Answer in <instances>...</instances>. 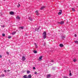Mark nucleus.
<instances>
[{
    "label": "nucleus",
    "instance_id": "f257e3e1",
    "mask_svg": "<svg viewBox=\"0 0 78 78\" xmlns=\"http://www.w3.org/2000/svg\"><path fill=\"white\" fill-rule=\"evenodd\" d=\"M43 37L44 39L46 38V36H47V33L46 32L44 31L43 33Z\"/></svg>",
    "mask_w": 78,
    "mask_h": 78
},
{
    "label": "nucleus",
    "instance_id": "f03ea898",
    "mask_svg": "<svg viewBox=\"0 0 78 78\" xmlns=\"http://www.w3.org/2000/svg\"><path fill=\"white\" fill-rule=\"evenodd\" d=\"M58 23H59L61 25H63V24H64V21H61L60 22H58Z\"/></svg>",
    "mask_w": 78,
    "mask_h": 78
},
{
    "label": "nucleus",
    "instance_id": "7ed1b4c3",
    "mask_svg": "<svg viewBox=\"0 0 78 78\" xmlns=\"http://www.w3.org/2000/svg\"><path fill=\"white\" fill-rule=\"evenodd\" d=\"M25 59H26V58H25V57L24 56H23L22 59V61H25Z\"/></svg>",
    "mask_w": 78,
    "mask_h": 78
},
{
    "label": "nucleus",
    "instance_id": "20e7f679",
    "mask_svg": "<svg viewBox=\"0 0 78 78\" xmlns=\"http://www.w3.org/2000/svg\"><path fill=\"white\" fill-rule=\"evenodd\" d=\"M9 14L10 15H13V14H14V12H13L11 11L9 12Z\"/></svg>",
    "mask_w": 78,
    "mask_h": 78
},
{
    "label": "nucleus",
    "instance_id": "39448f33",
    "mask_svg": "<svg viewBox=\"0 0 78 78\" xmlns=\"http://www.w3.org/2000/svg\"><path fill=\"white\" fill-rule=\"evenodd\" d=\"M51 76V75L50 74H48L47 75L46 78H50V77Z\"/></svg>",
    "mask_w": 78,
    "mask_h": 78
},
{
    "label": "nucleus",
    "instance_id": "423d86ee",
    "mask_svg": "<svg viewBox=\"0 0 78 78\" xmlns=\"http://www.w3.org/2000/svg\"><path fill=\"white\" fill-rule=\"evenodd\" d=\"M40 27H39L37 29V28H36L35 29V31H39V28Z\"/></svg>",
    "mask_w": 78,
    "mask_h": 78
},
{
    "label": "nucleus",
    "instance_id": "0eeeda50",
    "mask_svg": "<svg viewBox=\"0 0 78 78\" xmlns=\"http://www.w3.org/2000/svg\"><path fill=\"white\" fill-rule=\"evenodd\" d=\"M59 45L60 47H64V45L62 44H60Z\"/></svg>",
    "mask_w": 78,
    "mask_h": 78
},
{
    "label": "nucleus",
    "instance_id": "6e6552de",
    "mask_svg": "<svg viewBox=\"0 0 78 78\" xmlns=\"http://www.w3.org/2000/svg\"><path fill=\"white\" fill-rule=\"evenodd\" d=\"M16 33V31H13V32L12 33V35H14Z\"/></svg>",
    "mask_w": 78,
    "mask_h": 78
},
{
    "label": "nucleus",
    "instance_id": "1a4fd4ad",
    "mask_svg": "<svg viewBox=\"0 0 78 78\" xmlns=\"http://www.w3.org/2000/svg\"><path fill=\"white\" fill-rule=\"evenodd\" d=\"M31 77H32L31 75H28V76L27 77V78H31Z\"/></svg>",
    "mask_w": 78,
    "mask_h": 78
},
{
    "label": "nucleus",
    "instance_id": "9d476101",
    "mask_svg": "<svg viewBox=\"0 0 78 78\" xmlns=\"http://www.w3.org/2000/svg\"><path fill=\"white\" fill-rule=\"evenodd\" d=\"M16 19H18V20H20V18L18 16L16 17Z\"/></svg>",
    "mask_w": 78,
    "mask_h": 78
},
{
    "label": "nucleus",
    "instance_id": "9b49d317",
    "mask_svg": "<svg viewBox=\"0 0 78 78\" xmlns=\"http://www.w3.org/2000/svg\"><path fill=\"white\" fill-rule=\"evenodd\" d=\"M34 44L35 45V48H37L38 47V46H37V44H36V43H35Z\"/></svg>",
    "mask_w": 78,
    "mask_h": 78
},
{
    "label": "nucleus",
    "instance_id": "f8f14e48",
    "mask_svg": "<svg viewBox=\"0 0 78 78\" xmlns=\"http://www.w3.org/2000/svg\"><path fill=\"white\" fill-rule=\"evenodd\" d=\"M43 56H40L39 57V59L40 60H42V58H43Z\"/></svg>",
    "mask_w": 78,
    "mask_h": 78
},
{
    "label": "nucleus",
    "instance_id": "ddd939ff",
    "mask_svg": "<svg viewBox=\"0 0 78 78\" xmlns=\"http://www.w3.org/2000/svg\"><path fill=\"white\" fill-rule=\"evenodd\" d=\"M36 14L37 16H38L39 15V13H38V11L37 10L36 11Z\"/></svg>",
    "mask_w": 78,
    "mask_h": 78
},
{
    "label": "nucleus",
    "instance_id": "4468645a",
    "mask_svg": "<svg viewBox=\"0 0 78 78\" xmlns=\"http://www.w3.org/2000/svg\"><path fill=\"white\" fill-rule=\"evenodd\" d=\"M45 6H43L41 7V9L42 10L43 9H44V8H45Z\"/></svg>",
    "mask_w": 78,
    "mask_h": 78
},
{
    "label": "nucleus",
    "instance_id": "2eb2a0df",
    "mask_svg": "<svg viewBox=\"0 0 78 78\" xmlns=\"http://www.w3.org/2000/svg\"><path fill=\"white\" fill-rule=\"evenodd\" d=\"M23 78H27V76L26 75H24L23 76Z\"/></svg>",
    "mask_w": 78,
    "mask_h": 78
},
{
    "label": "nucleus",
    "instance_id": "dca6fc26",
    "mask_svg": "<svg viewBox=\"0 0 78 78\" xmlns=\"http://www.w3.org/2000/svg\"><path fill=\"white\" fill-rule=\"evenodd\" d=\"M29 19L30 20V21H32L33 20V19H32L31 17H29Z\"/></svg>",
    "mask_w": 78,
    "mask_h": 78
},
{
    "label": "nucleus",
    "instance_id": "f3484780",
    "mask_svg": "<svg viewBox=\"0 0 78 78\" xmlns=\"http://www.w3.org/2000/svg\"><path fill=\"white\" fill-rule=\"evenodd\" d=\"M33 52H34V53H35V54L37 53V51H34Z\"/></svg>",
    "mask_w": 78,
    "mask_h": 78
},
{
    "label": "nucleus",
    "instance_id": "a211bd4d",
    "mask_svg": "<svg viewBox=\"0 0 78 78\" xmlns=\"http://www.w3.org/2000/svg\"><path fill=\"white\" fill-rule=\"evenodd\" d=\"M4 76H5V75L4 74H2L0 76L1 77H4Z\"/></svg>",
    "mask_w": 78,
    "mask_h": 78
},
{
    "label": "nucleus",
    "instance_id": "6ab92c4d",
    "mask_svg": "<svg viewBox=\"0 0 78 78\" xmlns=\"http://www.w3.org/2000/svg\"><path fill=\"white\" fill-rule=\"evenodd\" d=\"M62 39H64L65 38H66V36H62Z\"/></svg>",
    "mask_w": 78,
    "mask_h": 78
},
{
    "label": "nucleus",
    "instance_id": "aec40b11",
    "mask_svg": "<svg viewBox=\"0 0 78 78\" xmlns=\"http://www.w3.org/2000/svg\"><path fill=\"white\" fill-rule=\"evenodd\" d=\"M20 5L19 4V3L18 4V5H17V6L18 8H19V7H20Z\"/></svg>",
    "mask_w": 78,
    "mask_h": 78
},
{
    "label": "nucleus",
    "instance_id": "412c9836",
    "mask_svg": "<svg viewBox=\"0 0 78 78\" xmlns=\"http://www.w3.org/2000/svg\"><path fill=\"white\" fill-rule=\"evenodd\" d=\"M74 42H75L76 44H78V41H75Z\"/></svg>",
    "mask_w": 78,
    "mask_h": 78
},
{
    "label": "nucleus",
    "instance_id": "4be33fe9",
    "mask_svg": "<svg viewBox=\"0 0 78 78\" xmlns=\"http://www.w3.org/2000/svg\"><path fill=\"white\" fill-rule=\"evenodd\" d=\"M72 10L73 11H75V9L74 8H72Z\"/></svg>",
    "mask_w": 78,
    "mask_h": 78
},
{
    "label": "nucleus",
    "instance_id": "5701e85b",
    "mask_svg": "<svg viewBox=\"0 0 78 78\" xmlns=\"http://www.w3.org/2000/svg\"><path fill=\"white\" fill-rule=\"evenodd\" d=\"M11 37H12V36H8V39H11Z\"/></svg>",
    "mask_w": 78,
    "mask_h": 78
},
{
    "label": "nucleus",
    "instance_id": "b1692460",
    "mask_svg": "<svg viewBox=\"0 0 78 78\" xmlns=\"http://www.w3.org/2000/svg\"><path fill=\"white\" fill-rule=\"evenodd\" d=\"M30 73V71H27V74H29V73Z\"/></svg>",
    "mask_w": 78,
    "mask_h": 78
},
{
    "label": "nucleus",
    "instance_id": "393cba45",
    "mask_svg": "<svg viewBox=\"0 0 78 78\" xmlns=\"http://www.w3.org/2000/svg\"><path fill=\"white\" fill-rule=\"evenodd\" d=\"M76 61V59L75 58L74 60H73V62H75Z\"/></svg>",
    "mask_w": 78,
    "mask_h": 78
},
{
    "label": "nucleus",
    "instance_id": "a878e982",
    "mask_svg": "<svg viewBox=\"0 0 78 78\" xmlns=\"http://www.w3.org/2000/svg\"><path fill=\"white\" fill-rule=\"evenodd\" d=\"M61 14H62V12H59L58 13V15H61Z\"/></svg>",
    "mask_w": 78,
    "mask_h": 78
},
{
    "label": "nucleus",
    "instance_id": "bb28decb",
    "mask_svg": "<svg viewBox=\"0 0 78 78\" xmlns=\"http://www.w3.org/2000/svg\"><path fill=\"white\" fill-rule=\"evenodd\" d=\"M19 29L21 28V29H23V27H21L19 28Z\"/></svg>",
    "mask_w": 78,
    "mask_h": 78
},
{
    "label": "nucleus",
    "instance_id": "cd10ccee",
    "mask_svg": "<svg viewBox=\"0 0 78 78\" xmlns=\"http://www.w3.org/2000/svg\"><path fill=\"white\" fill-rule=\"evenodd\" d=\"M2 36H5V34H2Z\"/></svg>",
    "mask_w": 78,
    "mask_h": 78
},
{
    "label": "nucleus",
    "instance_id": "c85d7f7f",
    "mask_svg": "<svg viewBox=\"0 0 78 78\" xmlns=\"http://www.w3.org/2000/svg\"><path fill=\"white\" fill-rule=\"evenodd\" d=\"M37 72H36V71H35V73H34V74H35V75H36V74H37Z\"/></svg>",
    "mask_w": 78,
    "mask_h": 78
},
{
    "label": "nucleus",
    "instance_id": "c756f323",
    "mask_svg": "<svg viewBox=\"0 0 78 78\" xmlns=\"http://www.w3.org/2000/svg\"><path fill=\"white\" fill-rule=\"evenodd\" d=\"M6 53L7 54V55H9V52H6Z\"/></svg>",
    "mask_w": 78,
    "mask_h": 78
},
{
    "label": "nucleus",
    "instance_id": "7c9ffc66",
    "mask_svg": "<svg viewBox=\"0 0 78 78\" xmlns=\"http://www.w3.org/2000/svg\"><path fill=\"white\" fill-rule=\"evenodd\" d=\"M69 76H72V73H70L69 74Z\"/></svg>",
    "mask_w": 78,
    "mask_h": 78
},
{
    "label": "nucleus",
    "instance_id": "2f4dec72",
    "mask_svg": "<svg viewBox=\"0 0 78 78\" xmlns=\"http://www.w3.org/2000/svg\"><path fill=\"white\" fill-rule=\"evenodd\" d=\"M33 69H34V70L36 69V68H35V67H33Z\"/></svg>",
    "mask_w": 78,
    "mask_h": 78
},
{
    "label": "nucleus",
    "instance_id": "473e14b6",
    "mask_svg": "<svg viewBox=\"0 0 78 78\" xmlns=\"http://www.w3.org/2000/svg\"><path fill=\"white\" fill-rule=\"evenodd\" d=\"M4 72H5V73H6V70H5Z\"/></svg>",
    "mask_w": 78,
    "mask_h": 78
},
{
    "label": "nucleus",
    "instance_id": "72a5a7b5",
    "mask_svg": "<svg viewBox=\"0 0 78 78\" xmlns=\"http://www.w3.org/2000/svg\"><path fill=\"white\" fill-rule=\"evenodd\" d=\"M51 62H54V61L53 60H51Z\"/></svg>",
    "mask_w": 78,
    "mask_h": 78
},
{
    "label": "nucleus",
    "instance_id": "f704fd0d",
    "mask_svg": "<svg viewBox=\"0 0 78 78\" xmlns=\"http://www.w3.org/2000/svg\"><path fill=\"white\" fill-rule=\"evenodd\" d=\"M59 11H60V12H62V10H59Z\"/></svg>",
    "mask_w": 78,
    "mask_h": 78
},
{
    "label": "nucleus",
    "instance_id": "c9c22d12",
    "mask_svg": "<svg viewBox=\"0 0 78 78\" xmlns=\"http://www.w3.org/2000/svg\"><path fill=\"white\" fill-rule=\"evenodd\" d=\"M75 37H77V36H76V34H75Z\"/></svg>",
    "mask_w": 78,
    "mask_h": 78
},
{
    "label": "nucleus",
    "instance_id": "e433bc0d",
    "mask_svg": "<svg viewBox=\"0 0 78 78\" xmlns=\"http://www.w3.org/2000/svg\"><path fill=\"white\" fill-rule=\"evenodd\" d=\"M67 77H66V76H64V78H67Z\"/></svg>",
    "mask_w": 78,
    "mask_h": 78
},
{
    "label": "nucleus",
    "instance_id": "4c0bfd02",
    "mask_svg": "<svg viewBox=\"0 0 78 78\" xmlns=\"http://www.w3.org/2000/svg\"><path fill=\"white\" fill-rule=\"evenodd\" d=\"M2 55H0V58H2Z\"/></svg>",
    "mask_w": 78,
    "mask_h": 78
},
{
    "label": "nucleus",
    "instance_id": "58836bf2",
    "mask_svg": "<svg viewBox=\"0 0 78 78\" xmlns=\"http://www.w3.org/2000/svg\"><path fill=\"white\" fill-rule=\"evenodd\" d=\"M7 71H8V72H9V71H10V70H7Z\"/></svg>",
    "mask_w": 78,
    "mask_h": 78
},
{
    "label": "nucleus",
    "instance_id": "ea45409f",
    "mask_svg": "<svg viewBox=\"0 0 78 78\" xmlns=\"http://www.w3.org/2000/svg\"><path fill=\"white\" fill-rule=\"evenodd\" d=\"M69 72H70V73L71 72V71H70V70L69 71Z\"/></svg>",
    "mask_w": 78,
    "mask_h": 78
},
{
    "label": "nucleus",
    "instance_id": "a19ab883",
    "mask_svg": "<svg viewBox=\"0 0 78 78\" xmlns=\"http://www.w3.org/2000/svg\"><path fill=\"white\" fill-rule=\"evenodd\" d=\"M52 69V70H53V68Z\"/></svg>",
    "mask_w": 78,
    "mask_h": 78
}]
</instances>
